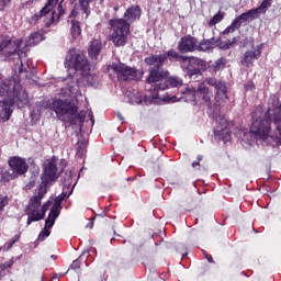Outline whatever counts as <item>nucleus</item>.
Segmentation results:
<instances>
[{"instance_id": "nucleus-1", "label": "nucleus", "mask_w": 281, "mask_h": 281, "mask_svg": "<svg viewBox=\"0 0 281 281\" xmlns=\"http://www.w3.org/2000/svg\"><path fill=\"white\" fill-rule=\"evenodd\" d=\"M42 106L43 109L54 111L58 120H61V122H67L65 115L69 117V115H74V113H77L78 111V105H76V102L69 99L63 100L60 98H54L50 101H43Z\"/></svg>"}, {"instance_id": "nucleus-2", "label": "nucleus", "mask_w": 281, "mask_h": 281, "mask_svg": "<svg viewBox=\"0 0 281 281\" xmlns=\"http://www.w3.org/2000/svg\"><path fill=\"white\" fill-rule=\"evenodd\" d=\"M111 27V41L115 47H124L128 42V34H131V24L124 19H111L109 20Z\"/></svg>"}, {"instance_id": "nucleus-3", "label": "nucleus", "mask_w": 281, "mask_h": 281, "mask_svg": "<svg viewBox=\"0 0 281 281\" xmlns=\"http://www.w3.org/2000/svg\"><path fill=\"white\" fill-rule=\"evenodd\" d=\"M9 170L2 172V179L4 181H13V179H19L23 175H27L30 170V165L25 158L19 156H12L8 160Z\"/></svg>"}, {"instance_id": "nucleus-4", "label": "nucleus", "mask_w": 281, "mask_h": 281, "mask_svg": "<svg viewBox=\"0 0 281 281\" xmlns=\"http://www.w3.org/2000/svg\"><path fill=\"white\" fill-rule=\"evenodd\" d=\"M65 65L68 69L80 71L82 76H89V60L85 53L70 48L66 55Z\"/></svg>"}, {"instance_id": "nucleus-5", "label": "nucleus", "mask_w": 281, "mask_h": 281, "mask_svg": "<svg viewBox=\"0 0 281 281\" xmlns=\"http://www.w3.org/2000/svg\"><path fill=\"white\" fill-rule=\"evenodd\" d=\"M188 56H183L179 54L173 48L167 50L165 54L155 55L151 54L144 59V63L148 65V67H153L155 63H158L159 66L164 65L167 60L169 63H188Z\"/></svg>"}, {"instance_id": "nucleus-6", "label": "nucleus", "mask_w": 281, "mask_h": 281, "mask_svg": "<svg viewBox=\"0 0 281 281\" xmlns=\"http://www.w3.org/2000/svg\"><path fill=\"white\" fill-rule=\"evenodd\" d=\"M60 173H58V159L53 156L47 164L44 166L42 176H41V184L42 188H52L54 183L58 180Z\"/></svg>"}, {"instance_id": "nucleus-7", "label": "nucleus", "mask_w": 281, "mask_h": 281, "mask_svg": "<svg viewBox=\"0 0 281 281\" xmlns=\"http://www.w3.org/2000/svg\"><path fill=\"white\" fill-rule=\"evenodd\" d=\"M111 69L116 74L117 78H122L125 81L134 80L135 82H139L144 78V70L126 66L123 63H113Z\"/></svg>"}, {"instance_id": "nucleus-8", "label": "nucleus", "mask_w": 281, "mask_h": 281, "mask_svg": "<svg viewBox=\"0 0 281 281\" xmlns=\"http://www.w3.org/2000/svg\"><path fill=\"white\" fill-rule=\"evenodd\" d=\"M196 45H199V38L192 35H184L178 42V52L180 54H192V52H196Z\"/></svg>"}, {"instance_id": "nucleus-9", "label": "nucleus", "mask_w": 281, "mask_h": 281, "mask_svg": "<svg viewBox=\"0 0 281 281\" xmlns=\"http://www.w3.org/2000/svg\"><path fill=\"white\" fill-rule=\"evenodd\" d=\"M181 86H183V80L179 77H169L154 87L153 100L159 99V91H166V89H170V87L175 88Z\"/></svg>"}, {"instance_id": "nucleus-10", "label": "nucleus", "mask_w": 281, "mask_h": 281, "mask_svg": "<svg viewBox=\"0 0 281 281\" xmlns=\"http://www.w3.org/2000/svg\"><path fill=\"white\" fill-rule=\"evenodd\" d=\"M161 67L164 65L159 66V63H155L154 67L149 70V75L146 79L147 85H153L155 82H161L164 78H167V76L170 74L168 70H161Z\"/></svg>"}, {"instance_id": "nucleus-11", "label": "nucleus", "mask_w": 281, "mask_h": 281, "mask_svg": "<svg viewBox=\"0 0 281 281\" xmlns=\"http://www.w3.org/2000/svg\"><path fill=\"white\" fill-rule=\"evenodd\" d=\"M206 85H210V87H214L216 91V98L218 100H223V98L227 99V85L225 81H218L216 78H206L205 79Z\"/></svg>"}, {"instance_id": "nucleus-12", "label": "nucleus", "mask_w": 281, "mask_h": 281, "mask_svg": "<svg viewBox=\"0 0 281 281\" xmlns=\"http://www.w3.org/2000/svg\"><path fill=\"white\" fill-rule=\"evenodd\" d=\"M123 16V20L130 23V25L136 23V21L142 19V7L139 4H132L125 10Z\"/></svg>"}, {"instance_id": "nucleus-13", "label": "nucleus", "mask_w": 281, "mask_h": 281, "mask_svg": "<svg viewBox=\"0 0 281 281\" xmlns=\"http://www.w3.org/2000/svg\"><path fill=\"white\" fill-rule=\"evenodd\" d=\"M45 194H47V188L38 186L37 194L33 195L29 202V210H38L41 207V203L43 199H45Z\"/></svg>"}, {"instance_id": "nucleus-14", "label": "nucleus", "mask_w": 281, "mask_h": 281, "mask_svg": "<svg viewBox=\"0 0 281 281\" xmlns=\"http://www.w3.org/2000/svg\"><path fill=\"white\" fill-rule=\"evenodd\" d=\"M221 43V37H211L203 38L202 41H198L196 52H212Z\"/></svg>"}, {"instance_id": "nucleus-15", "label": "nucleus", "mask_w": 281, "mask_h": 281, "mask_svg": "<svg viewBox=\"0 0 281 281\" xmlns=\"http://www.w3.org/2000/svg\"><path fill=\"white\" fill-rule=\"evenodd\" d=\"M261 55L262 52H260V49L246 50L241 58V65L244 67H254V61L258 60Z\"/></svg>"}, {"instance_id": "nucleus-16", "label": "nucleus", "mask_w": 281, "mask_h": 281, "mask_svg": "<svg viewBox=\"0 0 281 281\" xmlns=\"http://www.w3.org/2000/svg\"><path fill=\"white\" fill-rule=\"evenodd\" d=\"M205 85H207V82H205V80H204L203 82H201L199 85V87L196 89L198 102H200V100H203L204 102L210 104V102L212 100L213 92Z\"/></svg>"}, {"instance_id": "nucleus-17", "label": "nucleus", "mask_w": 281, "mask_h": 281, "mask_svg": "<svg viewBox=\"0 0 281 281\" xmlns=\"http://www.w3.org/2000/svg\"><path fill=\"white\" fill-rule=\"evenodd\" d=\"M0 52L5 56H14L19 52V44L12 40H4L0 43Z\"/></svg>"}, {"instance_id": "nucleus-18", "label": "nucleus", "mask_w": 281, "mask_h": 281, "mask_svg": "<svg viewBox=\"0 0 281 281\" xmlns=\"http://www.w3.org/2000/svg\"><path fill=\"white\" fill-rule=\"evenodd\" d=\"M102 53V40L100 38H93L90 42L89 48H88V56L91 58V60H98V56Z\"/></svg>"}, {"instance_id": "nucleus-19", "label": "nucleus", "mask_w": 281, "mask_h": 281, "mask_svg": "<svg viewBox=\"0 0 281 281\" xmlns=\"http://www.w3.org/2000/svg\"><path fill=\"white\" fill-rule=\"evenodd\" d=\"M258 13L255 11V9H250L244 13H241L240 15L236 16L234 19L235 22H237V25L239 27H243L244 23H249V21H254L256 19H258Z\"/></svg>"}, {"instance_id": "nucleus-20", "label": "nucleus", "mask_w": 281, "mask_h": 281, "mask_svg": "<svg viewBox=\"0 0 281 281\" xmlns=\"http://www.w3.org/2000/svg\"><path fill=\"white\" fill-rule=\"evenodd\" d=\"M16 91V80L14 78L4 79L0 86V95H10Z\"/></svg>"}, {"instance_id": "nucleus-21", "label": "nucleus", "mask_w": 281, "mask_h": 281, "mask_svg": "<svg viewBox=\"0 0 281 281\" xmlns=\"http://www.w3.org/2000/svg\"><path fill=\"white\" fill-rule=\"evenodd\" d=\"M52 1H48L40 12L35 13L31 18V21H33V23H37V21H41L42 16H49L52 21H54V12H52Z\"/></svg>"}, {"instance_id": "nucleus-22", "label": "nucleus", "mask_w": 281, "mask_h": 281, "mask_svg": "<svg viewBox=\"0 0 281 281\" xmlns=\"http://www.w3.org/2000/svg\"><path fill=\"white\" fill-rule=\"evenodd\" d=\"M215 139H218L220 142H224V144H227L229 139H232V131H229V127H216L214 130Z\"/></svg>"}, {"instance_id": "nucleus-23", "label": "nucleus", "mask_w": 281, "mask_h": 281, "mask_svg": "<svg viewBox=\"0 0 281 281\" xmlns=\"http://www.w3.org/2000/svg\"><path fill=\"white\" fill-rule=\"evenodd\" d=\"M58 216H60V210H58V204H54L49 211L48 217L45 221V227L52 229Z\"/></svg>"}, {"instance_id": "nucleus-24", "label": "nucleus", "mask_w": 281, "mask_h": 281, "mask_svg": "<svg viewBox=\"0 0 281 281\" xmlns=\"http://www.w3.org/2000/svg\"><path fill=\"white\" fill-rule=\"evenodd\" d=\"M50 1V5L54 7V3H58V0H48ZM78 1L82 12H85V14H87V16H89V5L90 3H93V1H95V3H99L100 5H102L104 3V0H75Z\"/></svg>"}, {"instance_id": "nucleus-25", "label": "nucleus", "mask_w": 281, "mask_h": 281, "mask_svg": "<svg viewBox=\"0 0 281 281\" xmlns=\"http://www.w3.org/2000/svg\"><path fill=\"white\" fill-rule=\"evenodd\" d=\"M26 214H27V221H26L27 226L32 225V223L43 221L44 218V214H41V212H38V210L36 209H29Z\"/></svg>"}, {"instance_id": "nucleus-26", "label": "nucleus", "mask_w": 281, "mask_h": 281, "mask_svg": "<svg viewBox=\"0 0 281 281\" xmlns=\"http://www.w3.org/2000/svg\"><path fill=\"white\" fill-rule=\"evenodd\" d=\"M42 41H45V35L43 34V32L37 31L29 35L26 43L30 47H34L35 45H38V43H41Z\"/></svg>"}, {"instance_id": "nucleus-27", "label": "nucleus", "mask_w": 281, "mask_h": 281, "mask_svg": "<svg viewBox=\"0 0 281 281\" xmlns=\"http://www.w3.org/2000/svg\"><path fill=\"white\" fill-rule=\"evenodd\" d=\"M10 115H12V110L10 109L8 101H0V122H4V120L8 122Z\"/></svg>"}, {"instance_id": "nucleus-28", "label": "nucleus", "mask_w": 281, "mask_h": 281, "mask_svg": "<svg viewBox=\"0 0 281 281\" xmlns=\"http://www.w3.org/2000/svg\"><path fill=\"white\" fill-rule=\"evenodd\" d=\"M86 117H87V111L78 112V106H77V112L74 114H69L67 122H69V124H76V122H80L81 124H85Z\"/></svg>"}, {"instance_id": "nucleus-29", "label": "nucleus", "mask_w": 281, "mask_h": 281, "mask_svg": "<svg viewBox=\"0 0 281 281\" xmlns=\"http://www.w3.org/2000/svg\"><path fill=\"white\" fill-rule=\"evenodd\" d=\"M14 262L16 259L12 257L10 260L5 261L4 263H0V280H3L8 273H10V269L14 267Z\"/></svg>"}, {"instance_id": "nucleus-30", "label": "nucleus", "mask_w": 281, "mask_h": 281, "mask_svg": "<svg viewBox=\"0 0 281 281\" xmlns=\"http://www.w3.org/2000/svg\"><path fill=\"white\" fill-rule=\"evenodd\" d=\"M70 34L74 40L80 37V34H82V29L80 27V22L76 19L70 20Z\"/></svg>"}, {"instance_id": "nucleus-31", "label": "nucleus", "mask_w": 281, "mask_h": 281, "mask_svg": "<svg viewBox=\"0 0 281 281\" xmlns=\"http://www.w3.org/2000/svg\"><path fill=\"white\" fill-rule=\"evenodd\" d=\"M199 205V202L194 196L189 195L183 202H182V207L187 210V212H192L196 206Z\"/></svg>"}, {"instance_id": "nucleus-32", "label": "nucleus", "mask_w": 281, "mask_h": 281, "mask_svg": "<svg viewBox=\"0 0 281 281\" xmlns=\"http://www.w3.org/2000/svg\"><path fill=\"white\" fill-rule=\"evenodd\" d=\"M273 3V0H263L261 4L255 9L257 15L258 14H267V10L271 8V4Z\"/></svg>"}, {"instance_id": "nucleus-33", "label": "nucleus", "mask_w": 281, "mask_h": 281, "mask_svg": "<svg viewBox=\"0 0 281 281\" xmlns=\"http://www.w3.org/2000/svg\"><path fill=\"white\" fill-rule=\"evenodd\" d=\"M236 43H238V37H233L232 41L228 40L224 44H223V41L221 40V43H218L216 45V47L226 52V49H232V47H234V45H236Z\"/></svg>"}, {"instance_id": "nucleus-34", "label": "nucleus", "mask_w": 281, "mask_h": 281, "mask_svg": "<svg viewBox=\"0 0 281 281\" xmlns=\"http://www.w3.org/2000/svg\"><path fill=\"white\" fill-rule=\"evenodd\" d=\"M225 65H227V59L224 57H221L211 66V69L216 74V71H221V69H225Z\"/></svg>"}, {"instance_id": "nucleus-35", "label": "nucleus", "mask_w": 281, "mask_h": 281, "mask_svg": "<svg viewBox=\"0 0 281 281\" xmlns=\"http://www.w3.org/2000/svg\"><path fill=\"white\" fill-rule=\"evenodd\" d=\"M236 30H240V26L233 20L231 25H228L223 32L222 36H229V34H234Z\"/></svg>"}, {"instance_id": "nucleus-36", "label": "nucleus", "mask_w": 281, "mask_h": 281, "mask_svg": "<svg viewBox=\"0 0 281 281\" xmlns=\"http://www.w3.org/2000/svg\"><path fill=\"white\" fill-rule=\"evenodd\" d=\"M184 99H186L187 102L198 103L199 99H198V95H196V90L188 89L184 92Z\"/></svg>"}, {"instance_id": "nucleus-37", "label": "nucleus", "mask_w": 281, "mask_h": 281, "mask_svg": "<svg viewBox=\"0 0 281 281\" xmlns=\"http://www.w3.org/2000/svg\"><path fill=\"white\" fill-rule=\"evenodd\" d=\"M225 19V13H222L221 11L217 12L209 22L210 27H214L217 23H221Z\"/></svg>"}, {"instance_id": "nucleus-38", "label": "nucleus", "mask_w": 281, "mask_h": 281, "mask_svg": "<svg viewBox=\"0 0 281 281\" xmlns=\"http://www.w3.org/2000/svg\"><path fill=\"white\" fill-rule=\"evenodd\" d=\"M19 240H21V234L14 235L7 244H5V250L10 251L11 248L14 247V245H16V243H19Z\"/></svg>"}, {"instance_id": "nucleus-39", "label": "nucleus", "mask_w": 281, "mask_h": 281, "mask_svg": "<svg viewBox=\"0 0 281 281\" xmlns=\"http://www.w3.org/2000/svg\"><path fill=\"white\" fill-rule=\"evenodd\" d=\"M189 63L195 65L196 67H205V60L199 57H188Z\"/></svg>"}, {"instance_id": "nucleus-40", "label": "nucleus", "mask_w": 281, "mask_h": 281, "mask_svg": "<svg viewBox=\"0 0 281 281\" xmlns=\"http://www.w3.org/2000/svg\"><path fill=\"white\" fill-rule=\"evenodd\" d=\"M8 203H10L8 195L0 194V212L5 210V205H8Z\"/></svg>"}, {"instance_id": "nucleus-41", "label": "nucleus", "mask_w": 281, "mask_h": 281, "mask_svg": "<svg viewBox=\"0 0 281 281\" xmlns=\"http://www.w3.org/2000/svg\"><path fill=\"white\" fill-rule=\"evenodd\" d=\"M49 234H52V232L45 226L44 229L40 233L37 240L43 243L45 238H48Z\"/></svg>"}, {"instance_id": "nucleus-42", "label": "nucleus", "mask_w": 281, "mask_h": 281, "mask_svg": "<svg viewBox=\"0 0 281 281\" xmlns=\"http://www.w3.org/2000/svg\"><path fill=\"white\" fill-rule=\"evenodd\" d=\"M80 267H82V260H80V258H78L72 261L69 269H71L72 271H80Z\"/></svg>"}, {"instance_id": "nucleus-43", "label": "nucleus", "mask_w": 281, "mask_h": 281, "mask_svg": "<svg viewBox=\"0 0 281 281\" xmlns=\"http://www.w3.org/2000/svg\"><path fill=\"white\" fill-rule=\"evenodd\" d=\"M27 104V93H22V99L18 97V106L19 109H23Z\"/></svg>"}, {"instance_id": "nucleus-44", "label": "nucleus", "mask_w": 281, "mask_h": 281, "mask_svg": "<svg viewBox=\"0 0 281 281\" xmlns=\"http://www.w3.org/2000/svg\"><path fill=\"white\" fill-rule=\"evenodd\" d=\"M67 199V192H61V194H59L57 198H56V203L55 205H58V210L60 211V203L63 201H65Z\"/></svg>"}, {"instance_id": "nucleus-45", "label": "nucleus", "mask_w": 281, "mask_h": 281, "mask_svg": "<svg viewBox=\"0 0 281 281\" xmlns=\"http://www.w3.org/2000/svg\"><path fill=\"white\" fill-rule=\"evenodd\" d=\"M10 3H12V0H0V12L9 8Z\"/></svg>"}, {"instance_id": "nucleus-46", "label": "nucleus", "mask_w": 281, "mask_h": 281, "mask_svg": "<svg viewBox=\"0 0 281 281\" xmlns=\"http://www.w3.org/2000/svg\"><path fill=\"white\" fill-rule=\"evenodd\" d=\"M189 74L191 76H199L201 74V69H199V68L189 69Z\"/></svg>"}, {"instance_id": "nucleus-47", "label": "nucleus", "mask_w": 281, "mask_h": 281, "mask_svg": "<svg viewBox=\"0 0 281 281\" xmlns=\"http://www.w3.org/2000/svg\"><path fill=\"white\" fill-rule=\"evenodd\" d=\"M49 210V202H46L45 204L42 205V212H40V214H44L45 217V213Z\"/></svg>"}, {"instance_id": "nucleus-48", "label": "nucleus", "mask_w": 281, "mask_h": 281, "mask_svg": "<svg viewBox=\"0 0 281 281\" xmlns=\"http://www.w3.org/2000/svg\"><path fill=\"white\" fill-rule=\"evenodd\" d=\"M32 3H34V1L27 0L26 2L21 3L20 8L22 10H25L27 8V5H32Z\"/></svg>"}, {"instance_id": "nucleus-49", "label": "nucleus", "mask_w": 281, "mask_h": 281, "mask_svg": "<svg viewBox=\"0 0 281 281\" xmlns=\"http://www.w3.org/2000/svg\"><path fill=\"white\" fill-rule=\"evenodd\" d=\"M201 159H203L202 156H198V161L192 162V168H196V166H201Z\"/></svg>"}, {"instance_id": "nucleus-50", "label": "nucleus", "mask_w": 281, "mask_h": 281, "mask_svg": "<svg viewBox=\"0 0 281 281\" xmlns=\"http://www.w3.org/2000/svg\"><path fill=\"white\" fill-rule=\"evenodd\" d=\"M164 100H167L168 102H177V97H170V98H165Z\"/></svg>"}, {"instance_id": "nucleus-51", "label": "nucleus", "mask_w": 281, "mask_h": 281, "mask_svg": "<svg viewBox=\"0 0 281 281\" xmlns=\"http://www.w3.org/2000/svg\"><path fill=\"white\" fill-rule=\"evenodd\" d=\"M93 78H95V76H94V75H88V76H87V80H88V82H89L90 80H93Z\"/></svg>"}, {"instance_id": "nucleus-52", "label": "nucleus", "mask_w": 281, "mask_h": 281, "mask_svg": "<svg viewBox=\"0 0 281 281\" xmlns=\"http://www.w3.org/2000/svg\"><path fill=\"white\" fill-rule=\"evenodd\" d=\"M71 16H76V10H72L69 14V19H71Z\"/></svg>"}, {"instance_id": "nucleus-53", "label": "nucleus", "mask_w": 281, "mask_h": 281, "mask_svg": "<svg viewBox=\"0 0 281 281\" xmlns=\"http://www.w3.org/2000/svg\"><path fill=\"white\" fill-rule=\"evenodd\" d=\"M116 115H117L119 120H121V122L124 120V116H122L121 113H117Z\"/></svg>"}, {"instance_id": "nucleus-54", "label": "nucleus", "mask_w": 281, "mask_h": 281, "mask_svg": "<svg viewBox=\"0 0 281 281\" xmlns=\"http://www.w3.org/2000/svg\"><path fill=\"white\" fill-rule=\"evenodd\" d=\"M50 258H52L53 260H57V259H58V257H57L56 255H52Z\"/></svg>"}, {"instance_id": "nucleus-55", "label": "nucleus", "mask_w": 281, "mask_h": 281, "mask_svg": "<svg viewBox=\"0 0 281 281\" xmlns=\"http://www.w3.org/2000/svg\"><path fill=\"white\" fill-rule=\"evenodd\" d=\"M209 262H212V255L206 256Z\"/></svg>"}, {"instance_id": "nucleus-56", "label": "nucleus", "mask_w": 281, "mask_h": 281, "mask_svg": "<svg viewBox=\"0 0 281 281\" xmlns=\"http://www.w3.org/2000/svg\"><path fill=\"white\" fill-rule=\"evenodd\" d=\"M127 181H135V178L130 177V178H127Z\"/></svg>"}, {"instance_id": "nucleus-57", "label": "nucleus", "mask_w": 281, "mask_h": 281, "mask_svg": "<svg viewBox=\"0 0 281 281\" xmlns=\"http://www.w3.org/2000/svg\"><path fill=\"white\" fill-rule=\"evenodd\" d=\"M91 121H92V124H94V123H95V121L93 120V115H91Z\"/></svg>"}, {"instance_id": "nucleus-58", "label": "nucleus", "mask_w": 281, "mask_h": 281, "mask_svg": "<svg viewBox=\"0 0 281 281\" xmlns=\"http://www.w3.org/2000/svg\"><path fill=\"white\" fill-rule=\"evenodd\" d=\"M101 216H102V217L106 216V213L103 212V213L101 214Z\"/></svg>"}, {"instance_id": "nucleus-59", "label": "nucleus", "mask_w": 281, "mask_h": 281, "mask_svg": "<svg viewBox=\"0 0 281 281\" xmlns=\"http://www.w3.org/2000/svg\"><path fill=\"white\" fill-rule=\"evenodd\" d=\"M20 72H23V68L20 69Z\"/></svg>"}, {"instance_id": "nucleus-60", "label": "nucleus", "mask_w": 281, "mask_h": 281, "mask_svg": "<svg viewBox=\"0 0 281 281\" xmlns=\"http://www.w3.org/2000/svg\"><path fill=\"white\" fill-rule=\"evenodd\" d=\"M195 223H199V218L195 220Z\"/></svg>"}, {"instance_id": "nucleus-61", "label": "nucleus", "mask_w": 281, "mask_h": 281, "mask_svg": "<svg viewBox=\"0 0 281 281\" xmlns=\"http://www.w3.org/2000/svg\"><path fill=\"white\" fill-rule=\"evenodd\" d=\"M90 85H93V81H91V83Z\"/></svg>"}]
</instances>
